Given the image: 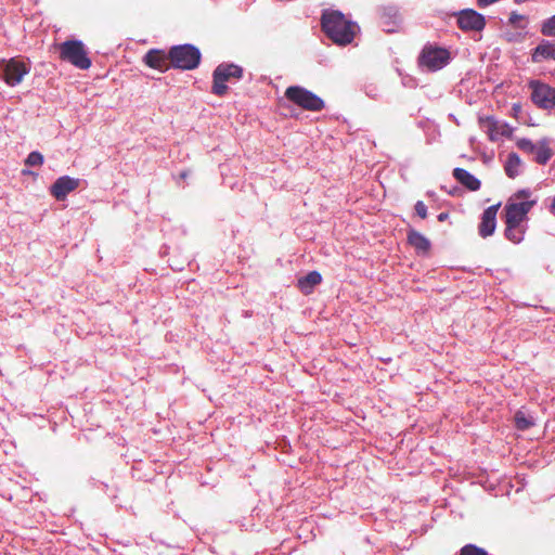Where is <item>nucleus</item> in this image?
<instances>
[{
	"label": "nucleus",
	"instance_id": "f257e3e1",
	"mask_svg": "<svg viewBox=\"0 0 555 555\" xmlns=\"http://www.w3.org/2000/svg\"><path fill=\"white\" fill-rule=\"evenodd\" d=\"M322 28L327 37L339 46L351 43L359 30V26L347 20L339 11H325L322 15Z\"/></svg>",
	"mask_w": 555,
	"mask_h": 555
},
{
	"label": "nucleus",
	"instance_id": "f03ea898",
	"mask_svg": "<svg viewBox=\"0 0 555 555\" xmlns=\"http://www.w3.org/2000/svg\"><path fill=\"white\" fill-rule=\"evenodd\" d=\"M538 203L532 192L522 189L515 192L506 202L504 207L505 224H522L527 220L528 212Z\"/></svg>",
	"mask_w": 555,
	"mask_h": 555
},
{
	"label": "nucleus",
	"instance_id": "7ed1b4c3",
	"mask_svg": "<svg viewBox=\"0 0 555 555\" xmlns=\"http://www.w3.org/2000/svg\"><path fill=\"white\" fill-rule=\"evenodd\" d=\"M29 72L30 63L22 59L12 57L0 61V79L10 87L20 85Z\"/></svg>",
	"mask_w": 555,
	"mask_h": 555
},
{
	"label": "nucleus",
	"instance_id": "20e7f679",
	"mask_svg": "<svg viewBox=\"0 0 555 555\" xmlns=\"http://www.w3.org/2000/svg\"><path fill=\"white\" fill-rule=\"evenodd\" d=\"M61 59L79 69H88L91 60L87 55L85 44L80 40H67L60 46Z\"/></svg>",
	"mask_w": 555,
	"mask_h": 555
},
{
	"label": "nucleus",
	"instance_id": "39448f33",
	"mask_svg": "<svg viewBox=\"0 0 555 555\" xmlns=\"http://www.w3.org/2000/svg\"><path fill=\"white\" fill-rule=\"evenodd\" d=\"M285 96L306 111L319 112L324 107V101L320 96L299 86L288 87Z\"/></svg>",
	"mask_w": 555,
	"mask_h": 555
},
{
	"label": "nucleus",
	"instance_id": "423d86ee",
	"mask_svg": "<svg viewBox=\"0 0 555 555\" xmlns=\"http://www.w3.org/2000/svg\"><path fill=\"white\" fill-rule=\"evenodd\" d=\"M172 65L181 69H193L198 66L201 52L192 44L172 47L169 51Z\"/></svg>",
	"mask_w": 555,
	"mask_h": 555
},
{
	"label": "nucleus",
	"instance_id": "0eeeda50",
	"mask_svg": "<svg viewBox=\"0 0 555 555\" xmlns=\"http://www.w3.org/2000/svg\"><path fill=\"white\" fill-rule=\"evenodd\" d=\"M451 61L449 50L440 47L427 46L420 55V65L428 72H437L446 67Z\"/></svg>",
	"mask_w": 555,
	"mask_h": 555
},
{
	"label": "nucleus",
	"instance_id": "6e6552de",
	"mask_svg": "<svg viewBox=\"0 0 555 555\" xmlns=\"http://www.w3.org/2000/svg\"><path fill=\"white\" fill-rule=\"evenodd\" d=\"M243 69L235 64H220L214 72L212 92L217 95H223L228 87L225 81L230 78H241Z\"/></svg>",
	"mask_w": 555,
	"mask_h": 555
},
{
	"label": "nucleus",
	"instance_id": "1a4fd4ad",
	"mask_svg": "<svg viewBox=\"0 0 555 555\" xmlns=\"http://www.w3.org/2000/svg\"><path fill=\"white\" fill-rule=\"evenodd\" d=\"M532 102L541 108L550 109L555 107V88H552L538 80L529 82Z\"/></svg>",
	"mask_w": 555,
	"mask_h": 555
},
{
	"label": "nucleus",
	"instance_id": "9d476101",
	"mask_svg": "<svg viewBox=\"0 0 555 555\" xmlns=\"http://www.w3.org/2000/svg\"><path fill=\"white\" fill-rule=\"evenodd\" d=\"M457 25L463 30L479 31L485 28L486 18L473 9H465L457 13Z\"/></svg>",
	"mask_w": 555,
	"mask_h": 555
},
{
	"label": "nucleus",
	"instance_id": "9b49d317",
	"mask_svg": "<svg viewBox=\"0 0 555 555\" xmlns=\"http://www.w3.org/2000/svg\"><path fill=\"white\" fill-rule=\"evenodd\" d=\"M482 127L487 132L489 139L493 142L502 138H512L514 128L507 122L498 121L493 118H486L482 120Z\"/></svg>",
	"mask_w": 555,
	"mask_h": 555
},
{
	"label": "nucleus",
	"instance_id": "f8f14e48",
	"mask_svg": "<svg viewBox=\"0 0 555 555\" xmlns=\"http://www.w3.org/2000/svg\"><path fill=\"white\" fill-rule=\"evenodd\" d=\"M79 179L72 178L69 176H63L56 179L51 185V194L59 201L64 199L67 194L73 192L79 186Z\"/></svg>",
	"mask_w": 555,
	"mask_h": 555
},
{
	"label": "nucleus",
	"instance_id": "ddd939ff",
	"mask_svg": "<svg viewBox=\"0 0 555 555\" xmlns=\"http://www.w3.org/2000/svg\"><path fill=\"white\" fill-rule=\"evenodd\" d=\"M499 207H500V204L492 205L483 211V214L481 216V222L479 224L480 236L488 237L494 233L495 227H496V214H498Z\"/></svg>",
	"mask_w": 555,
	"mask_h": 555
},
{
	"label": "nucleus",
	"instance_id": "4468645a",
	"mask_svg": "<svg viewBox=\"0 0 555 555\" xmlns=\"http://www.w3.org/2000/svg\"><path fill=\"white\" fill-rule=\"evenodd\" d=\"M401 22L399 10L396 7H385L380 14V23L384 30L393 33Z\"/></svg>",
	"mask_w": 555,
	"mask_h": 555
},
{
	"label": "nucleus",
	"instance_id": "2eb2a0df",
	"mask_svg": "<svg viewBox=\"0 0 555 555\" xmlns=\"http://www.w3.org/2000/svg\"><path fill=\"white\" fill-rule=\"evenodd\" d=\"M531 59L533 63H540L548 59L555 61V40H542L533 50Z\"/></svg>",
	"mask_w": 555,
	"mask_h": 555
},
{
	"label": "nucleus",
	"instance_id": "dca6fc26",
	"mask_svg": "<svg viewBox=\"0 0 555 555\" xmlns=\"http://www.w3.org/2000/svg\"><path fill=\"white\" fill-rule=\"evenodd\" d=\"M534 160L540 165H545L553 156L551 149V139L542 138L537 142L535 151L533 153Z\"/></svg>",
	"mask_w": 555,
	"mask_h": 555
},
{
	"label": "nucleus",
	"instance_id": "f3484780",
	"mask_svg": "<svg viewBox=\"0 0 555 555\" xmlns=\"http://www.w3.org/2000/svg\"><path fill=\"white\" fill-rule=\"evenodd\" d=\"M144 62L151 68L159 70L167 68V56L159 50H150L144 56Z\"/></svg>",
	"mask_w": 555,
	"mask_h": 555
},
{
	"label": "nucleus",
	"instance_id": "a211bd4d",
	"mask_svg": "<svg viewBox=\"0 0 555 555\" xmlns=\"http://www.w3.org/2000/svg\"><path fill=\"white\" fill-rule=\"evenodd\" d=\"M453 176L460 183L465 185L470 191H477L480 188V181L463 168H455Z\"/></svg>",
	"mask_w": 555,
	"mask_h": 555
},
{
	"label": "nucleus",
	"instance_id": "6ab92c4d",
	"mask_svg": "<svg viewBox=\"0 0 555 555\" xmlns=\"http://www.w3.org/2000/svg\"><path fill=\"white\" fill-rule=\"evenodd\" d=\"M321 281V274L318 271H311L298 280V286L302 293L309 294Z\"/></svg>",
	"mask_w": 555,
	"mask_h": 555
},
{
	"label": "nucleus",
	"instance_id": "aec40b11",
	"mask_svg": "<svg viewBox=\"0 0 555 555\" xmlns=\"http://www.w3.org/2000/svg\"><path fill=\"white\" fill-rule=\"evenodd\" d=\"M522 162L516 153H511L505 162V173L508 178H516L520 175Z\"/></svg>",
	"mask_w": 555,
	"mask_h": 555
},
{
	"label": "nucleus",
	"instance_id": "412c9836",
	"mask_svg": "<svg viewBox=\"0 0 555 555\" xmlns=\"http://www.w3.org/2000/svg\"><path fill=\"white\" fill-rule=\"evenodd\" d=\"M408 242L417 250L426 253L430 247V242L422 233L417 231H410L408 234Z\"/></svg>",
	"mask_w": 555,
	"mask_h": 555
},
{
	"label": "nucleus",
	"instance_id": "4be33fe9",
	"mask_svg": "<svg viewBox=\"0 0 555 555\" xmlns=\"http://www.w3.org/2000/svg\"><path fill=\"white\" fill-rule=\"evenodd\" d=\"M526 228L524 224H506L505 236L508 241L518 244L524 240Z\"/></svg>",
	"mask_w": 555,
	"mask_h": 555
},
{
	"label": "nucleus",
	"instance_id": "5701e85b",
	"mask_svg": "<svg viewBox=\"0 0 555 555\" xmlns=\"http://www.w3.org/2000/svg\"><path fill=\"white\" fill-rule=\"evenodd\" d=\"M516 427L520 430L528 429L533 425L532 417H528L522 412H517L515 415Z\"/></svg>",
	"mask_w": 555,
	"mask_h": 555
},
{
	"label": "nucleus",
	"instance_id": "b1692460",
	"mask_svg": "<svg viewBox=\"0 0 555 555\" xmlns=\"http://www.w3.org/2000/svg\"><path fill=\"white\" fill-rule=\"evenodd\" d=\"M516 146L525 153L533 154L537 143H533L530 139L520 138L516 140Z\"/></svg>",
	"mask_w": 555,
	"mask_h": 555
},
{
	"label": "nucleus",
	"instance_id": "393cba45",
	"mask_svg": "<svg viewBox=\"0 0 555 555\" xmlns=\"http://www.w3.org/2000/svg\"><path fill=\"white\" fill-rule=\"evenodd\" d=\"M541 33L544 36L555 37V15L543 22Z\"/></svg>",
	"mask_w": 555,
	"mask_h": 555
},
{
	"label": "nucleus",
	"instance_id": "a878e982",
	"mask_svg": "<svg viewBox=\"0 0 555 555\" xmlns=\"http://www.w3.org/2000/svg\"><path fill=\"white\" fill-rule=\"evenodd\" d=\"M460 555H488V553L474 544H467L461 550Z\"/></svg>",
	"mask_w": 555,
	"mask_h": 555
},
{
	"label": "nucleus",
	"instance_id": "bb28decb",
	"mask_svg": "<svg viewBox=\"0 0 555 555\" xmlns=\"http://www.w3.org/2000/svg\"><path fill=\"white\" fill-rule=\"evenodd\" d=\"M26 164L29 166H41L43 164V156L39 152H31L26 159Z\"/></svg>",
	"mask_w": 555,
	"mask_h": 555
},
{
	"label": "nucleus",
	"instance_id": "cd10ccee",
	"mask_svg": "<svg viewBox=\"0 0 555 555\" xmlns=\"http://www.w3.org/2000/svg\"><path fill=\"white\" fill-rule=\"evenodd\" d=\"M415 212L422 219H425L427 217V207H426V205L422 201L416 202V204H415Z\"/></svg>",
	"mask_w": 555,
	"mask_h": 555
},
{
	"label": "nucleus",
	"instance_id": "c85d7f7f",
	"mask_svg": "<svg viewBox=\"0 0 555 555\" xmlns=\"http://www.w3.org/2000/svg\"><path fill=\"white\" fill-rule=\"evenodd\" d=\"M522 18H524L522 15H519L517 13H512L509 16V22L514 25H517Z\"/></svg>",
	"mask_w": 555,
	"mask_h": 555
},
{
	"label": "nucleus",
	"instance_id": "c756f323",
	"mask_svg": "<svg viewBox=\"0 0 555 555\" xmlns=\"http://www.w3.org/2000/svg\"><path fill=\"white\" fill-rule=\"evenodd\" d=\"M550 211L555 216V197L552 201V204L550 206Z\"/></svg>",
	"mask_w": 555,
	"mask_h": 555
},
{
	"label": "nucleus",
	"instance_id": "7c9ffc66",
	"mask_svg": "<svg viewBox=\"0 0 555 555\" xmlns=\"http://www.w3.org/2000/svg\"><path fill=\"white\" fill-rule=\"evenodd\" d=\"M447 218H448V214H446V212H441V214L438 216L439 221H444Z\"/></svg>",
	"mask_w": 555,
	"mask_h": 555
}]
</instances>
